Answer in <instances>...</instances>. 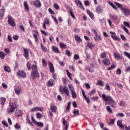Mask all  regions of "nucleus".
Here are the masks:
<instances>
[{"instance_id":"1","label":"nucleus","mask_w":130,"mask_h":130,"mask_svg":"<svg viewBox=\"0 0 130 130\" xmlns=\"http://www.w3.org/2000/svg\"><path fill=\"white\" fill-rule=\"evenodd\" d=\"M31 70H32V71L30 74V79L34 81V79L39 77V73H38V71L37 70V66L34 64L32 65Z\"/></svg>"},{"instance_id":"2","label":"nucleus","mask_w":130,"mask_h":130,"mask_svg":"<svg viewBox=\"0 0 130 130\" xmlns=\"http://www.w3.org/2000/svg\"><path fill=\"white\" fill-rule=\"evenodd\" d=\"M102 99L104 100V101L106 102H107V101H109L110 103V106H111V107H113L114 108H115L116 107V104L114 102V100L112 99L110 95L107 96L105 94L103 93L102 95Z\"/></svg>"},{"instance_id":"3","label":"nucleus","mask_w":130,"mask_h":130,"mask_svg":"<svg viewBox=\"0 0 130 130\" xmlns=\"http://www.w3.org/2000/svg\"><path fill=\"white\" fill-rule=\"evenodd\" d=\"M115 6H117V7L120 9V10L122 12V13L123 14L124 16H129L130 15V10L129 9L122 7V5L121 4L117 3L115 2L114 3Z\"/></svg>"},{"instance_id":"4","label":"nucleus","mask_w":130,"mask_h":130,"mask_svg":"<svg viewBox=\"0 0 130 130\" xmlns=\"http://www.w3.org/2000/svg\"><path fill=\"white\" fill-rule=\"evenodd\" d=\"M68 87L71 93L72 98L76 99V98H77V92H76V91H75L74 86L72 84H69Z\"/></svg>"},{"instance_id":"5","label":"nucleus","mask_w":130,"mask_h":130,"mask_svg":"<svg viewBox=\"0 0 130 130\" xmlns=\"http://www.w3.org/2000/svg\"><path fill=\"white\" fill-rule=\"evenodd\" d=\"M59 91L62 93H64L67 96H70V90L67 86H64L62 88H60Z\"/></svg>"},{"instance_id":"6","label":"nucleus","mask_w":130,"mask_h":130,"mask_svg":"<svg viewBox=\"0 0 130 130\" xmlns=\"http://www.w3.org/2000/svg\"><path fill=\"white\" fill-rule=\"evenodd\" d=\"M92 31L95 35L93 38L94 41H101V40H102V38H101V36L98 35L97 31L95 29H93Z\"/></svg>"},{"instance_id":"7","label":"nucleus","mask_w":130,"mask_h":130,"mask_svg":"<svg viewBox=\"0 0 130 130\" xmlns=\"http://www.w3.org/2000/svg\"><path fill=\"white\" fill-rule=\"evenodd\" d=\"M62 123L63 125V130L69 129V122L66 120V118L62 119Z\"/></svg>"},{"instance_id":"8","label":"nucleus","mask_w":130,"mask_h":130,"mask_svg":"<svg viewBox=\"0 0 130 130\" xmlns=\"http://www.w3.org/2000/svg\"><path fill=\"white\" fill-rule=\"evenodd\" d=\"M9 105L11 108L8 111V113H10L11 112H14L15 111V109L17 108V105L16 103H11V102L9 103Z\"/></svg>"},{"instance_id":"9","label":"nucleus","mask_w":130,"mask_h":130,"mask_svg":"<svg viewBox=\"0 0 130 130\" xmlns=\"http://www.w3.org/2000/svg\"><path fill=\"white\" fill-rule=\"evenodd\" d=\"M75 3L76 5L80 8V9H81V10H85V8H84V6H83V4H82V2L80 0H75Z\"/></svg>"},{"instance_id":"10","label":"nucleus","mask_w":130,"mask_h":130,"mask_svg":"<svg viewBox=\"0 0 130 130\" xmlns=\"http://www.w3.org/2000/svg\"><path fill=\"white\" fill-rule=\"evenodd\" d=\"M31 5H34V6H35L36 8H40V7H41V3L39 0L32 1L31 2Z\"/></svg>"},{"instance_id":"11","label":"nucleus","mask_w":130,"mask_h":130,"mask_svg":"<svg viewBox=\"0 0 130 130\" xmlns=\"http://www.w3.org/2000/svg\"><path fill=\"white\" fill-rule=\"evenodd\" d=\"M17 75L19 77H21V78H26V73L23 71H18L17 72Z\"/></svg>"},{"instance_id":"12","label":"nucleus","mask_w":130,"mask_h":130,"mask_svg":"<svg viewBox=\"0 0 130 130\" xmlns=\"http://www.w3.org/2000/svg\"><path fill=\"white\" fill-rule=\"evenodd\" d=\"M8 23L10 25V26H12V27H15V26H16V23L12 20V17L10 16L8 17Z\"/></svg>"},{"instance_id":"13","label":"nucleus","mask_w":130,"mask_h":130,"mask_svg":"<svg viewBox=\"0 0 130 130\" xmlns=\"http://www.w3.org/2000/svg\"><path fill=\"white\" fill-rule=\"evenodd\" d=\"M81 92H82V94L83 96V98L86 101L87 103H88V104L90 103V98L89 97H87V96L85 94V92L84 91V90L82 89Z\"/></svg>"},{"instance_id":"14","label":"nucleus","mask_w":130,"mask_h":130,"mask_svg":"<svg viewBox=\"0 0 130 130\" xmlns=\"http://www.w3.org/2000/svg\"><path fill=\"white\" fill-rule=\"evenodd\" d=\"M23 51H24V54H23V56L26 58V59H28L29 58V49H27L25 48H23Z\"/></svg>"},{"instance_id":"15","label":"nucleus","mask_w":130,"mask_h":130,"mask_svg":"<svg viewBox=\"0 0 130 130\" xmlns=\"http://www.w3.org/2000/svg\"><path fill=\"white\" fill-rule=\"evenodd\" d=\"M5 12H6V9L5 7H3L0 10V18L1 20H3V18L5 16Z\"/></svg>"},{"instance_id":"16","label":"nucleus","mask_w":130,"mask_h":130,"mask_svg":"<svg viewBox=\"0 0 130 130\" xmlns=\"http://www.w3.org/2000/svg\"><path fill=\"white\" fill-rule=\"evenodd\" d=\"M34 32L36 34H33V37L35 39L36 42H37V43H38V42H39V39H38V38L37 37V36H38V31L36 30H34L32 31V33H34Z\"/></svg>"},{"instance_id":"17","label":"nucleus","mask_w":130,"mask_h":130,"mask_svg":"<svg viewBox=\"0 0 130 130\" xmlns=\"http://www.w3.org/2000/svg\"><path fill=\"white\" fill-rule=\"evenodd\" d=\"M55 82L53 79H51L47 82V86L48 87H52V86H54Z\"/></svg>"},{"instance_id":"18","label":"nucleus","mask_w":130,"mask_h":130,"mask_svg":"<svg viewBox=\"0 0 130 130\" xmlns=\"http://www.w3.org/2000/svg\"><path fill=\"white\" fill-rule=\"evenodd\" d=\"M49 69L51 74H53L54 73V67H53L52 63L51 62H49Z\"/></svg>"},{"instance_id":"19","label":"nucleus","mask_w":130,"mask_h":130,"mask_svg":"<svg viewBox=\"0 0 130 130\" xmlns=\"http://www.w3.org/2000/svg\"><path fill=\"white\" fill-rule=\"evenodd\" d=\"M22 88L20 86H17L15 88V92L16 95H20L21 94V91Z\"/></svg>"},{"instance_id":"20","label":"nucleus","mask_w":130,"mask_h":130,"mask_svg":"<svg viewBox=\"0 0 130 130\" xmlns=\"http://www.w3.org/2000/svg\"><path fill=\"white\" fill-rule=\"evenodd\" d=\"M117 124L118 126L121 127V128H122L123 129H124V126L125 125L122 124V121L121 120H118L117 122Z\"/></svg>"},{"instance_id":"21","label":"nucleus","mask_w":130,"mask_h":130,"mask_svg":"<svg viewBox=\"0 0 130 130\" xmlns=\"http://www.w3.org/2000/svg\"><path fill=\"white\" fill-rule=\"evenodd\" d=\"M110 34H112L111 36L114 40H117L118 41H119V40H120V38L114 35V34H115L114 32L110 31Z\"/></svg>"},{"instance_id":"22","label":"nucleus","mask_w":130,"mask_h":130,"mask_svg":"<svg viewBox=\"0 0 130 130\" xmlns=\"http://www.w3.org/2000/svg\"><path fill=\"white\" fill-rule=\"evenodd\" d=\"M86 71H88L90 73H93L94 72V67L92 66H90L85 68Z\"/></svg>"},{"instance_id":"23","label":"nucleus","mask_w":130,"mask_h":130,"mask_svg":"<svg viewBox=\"0 0 130 130\" xmlns=\"http://www.w3.org/2000/svg\"><path fill=\"white\" fill-rule=\"evenodd\" d=\"M103 62H104L105 66H109L110 64V60L108 58H105L103 60Z\"/></svg>"},{"instance_id":"24","label":"nucleus","mask_w":130,"mask_h":130,"mask_svg":"<svg viewBox=\"0 0 130 130\" xmlns=\"http://www.w3.org/2000/svg\"><path fill=\"white\" fill-rule=\"evenodd\" d=\"M95 12L98 14H101V13H102V12H103V10L101 8V6H98L96 8Z\"/></svg>"},{"instance_id":"25","label":"nucleus","mask_w":130,"mask_h":130,"mask_svg":"<svg viewBox=\"0 0 130 130\" xmlns=\"http://www.w3.org/2000/svg\"><path fill=\"white\" fill-rule=\"evenodd\" d=\"M71 104H72V103L71 102H68V105L64 110L65 112H69L70 108H71Z\"/></svg>"},{"instance_id":"26","label":"nucleus","mask_w":130,"mask_h":130,"mask_svg":"<svg viewBox=\"0 0 130 130\" xmlns=\"http://www.w3.org/2000/svg\"><path fill=\"white\" fill-rule=\"evenodd\" d=\"M22 114H23V112L20 110H17L15 112L16 116H22Z\"/></svg>"},{"instance_id":"27","label":"nucleus","mask_w":130,"mask_h":130,"mask_svg":"<svg viewBox=\"0 0 130 130\" xmlns=\"http://www.w3.org/2000/svg\"><path fill=\"white\" fill-rule=\"evenodd\" d=\"M108 3L109 5H110V6H111V7H112V8L114 9V10H115V11H118V9H117V7L115 5H114L113 3L110 2H108Z\"/></svg>"},{"instance_id":"28","label":"nucleus","mask_w":130,"mask_h":130,"mask_svg":"<svg viewBox=\"0 0 130 130\" xmlns=\"http://www.w3.org/2000/svg\"><path fill=\"white\" fill-rule=\"evenodd\" d=\"M52 49L53 50V51H54V52L56 53H59L60 51L59 50H58V48L53 46L52 47Z\"/></svg>"},{"instance_id":"29","label":"nucleus","mask_w":130,"mask_h":130,"mask_svg":"<svg viewBox=\"0 0 130 130\" xmlns=\"http://www.w3.org/2000/svg\"><path fill=\"white\" fill-rule=\"evenodd\" d=\"M74 37L76 41L79 42V43H80V42H82V39H81L78 35H75Z\"/></svg>"},{"instance_id":"30","label":"nucleus","mask_w":130,"mask_h":130,"mask_svg":"<svg viewBox=\"0 0 130 130\" xmlns=\"http://www.w3.org/2000/svg\"><path fill=\"white\" fill-rule=\"evenodd\" d=\"M110 18L113 20V21H115V20H117V16L115 14H110Z\"/></svg>"},{"instance_id":"31","label":"nucleus","mask_w":130,"mask_h":130,"mask_svg":"<svg viewBox=\"0 0 130 130\" xmlns=\"http://www.w3.org/2000/svg\"><path fill=\"white\" fill-rule=\"evenodd\" d=\"M114 54V58L116 59H121V56L120 55L114 52L113 53Z\"/></svg>"},{"instance_id":"32","label":"nucleus","mask_w":130,"mask_h":130,"mask_svg":"<svg viewBox=\"0 0 130 130\" xmlns=\"http://www.w3.org/2000/svg\"><path fill=\"white\" fill-rule=\"evenodd\" d=\"M87 13L88 14V15H89V17L91 18V19H92V20H93V19H94V14H93V13L92 12H91V11H90V10H87Z\"/></svg>"},{"instance_id":"33","label":"nucleus","mask_w":130,"mask_h":130,"mask_svg":"<svg viewBox=\"0 0 130 130\" xmlns=\"http://www.w3.org/2000/svg\"><path fill=\"white\" fill-rule=\"evenodd\" d=\"M50 109L53 112H56V110H57V108L55 106H51Z\"/></svg>"},{"instance_id":"34","label":"nucleus","mask_w":130,"mask_h":130,"mask_svg":"<svg viewBox=\"0 0 130 130\" xmlns=\"http://www.w3.org/2000/svg\"><path fill=\"white\" fill-rule=\"evenodd\" d=\"M24 7L26 11H29V6H28V4L27 3V1H25L23 3Z\"/></svg>"},{"instance_id":"35","label":"nucleus","mask_w":130,"mask_h":130,"mask_svg":"<svg viewBox=\"0 0 130 130\" xmlns=\"http://www.w3.org/2000/svg\"><path fill=\"white\" fill-rule=\"evenodd\" d=\"M36 124L39 127H43L44 126V124L43 123H42V122H36Z\"/></svg>"},{"instance_id":"36","label":"nucleus","mask_w":130,"mask_h":130,"mask_svg":"<svg viewBox=\"0 0 130 130\" xmlns=\"http://www.w3.org/2000/svg\"><path fill=\"white\" fill-rule=\"evenodd\" d=\"M14 127H15V129H17V130L21 129V126L18 123H16L14 125Z\"/></svg>"},{"instance_id":"37","label":"nucleus","mask_w":130,"mask_h":130,"mask_svg":"<svg viewBox=\"0 0 130 130\" xmlns=\"http://www.w3.org/2000/svg\"><path fill=\"white\" fill-rule=\"evenodd\" d=\"M104 82L102 81L101 80L98 81L96 85H99V86H102V87H103L104 86Z\"/></svg>"},{"instance_id":"38","label":"nucleus","mask_w":130,"mask_h":130,"mask_svg":"<svg viewBox=\"0 0 130 130\" xmlns=\"http://www.w3.org/2000/svg\"><path fill=\"white\" fill-rule=\"evenodd\" d=\"M106 109L107 111L109 112V113H110V114H112V113H113L112 110H111V108H110V106H107Z\"/></svg>"},{"instance_id":"39","label":"nucleus","mask_w":130,"mask_h":130,"mask_svg":"<svg viewBox=\"0 0 130 130\" xmlns=\"http://www.w3.org/2000/svg\"><path fill=\"white\" fill-rule=\"evenodd\" d=\"M5 103H6V98H1V105H5Z\"/></svg>"},{"instance_id":"40","label":"nucleus","mask_w":130,"mask_h":130,"mask_svg":"<svg viewBox=\"0 0 130 130\" xmlns=\"http://www.w3.org/2000/svg\"><path fill=\"white\" fill-rule=\"evenodd\" d=\"M59 46H60V48H62V49H63L64 48H67V45H66L63 43H60Z\"/></svg>"},{"instance_id":"41","label":"nucleus","mask_w":130,"mask_h":130,"mask_svg":"<svg viewBox=\"0 0 130 130\" xmlns=\"http://www.w3.org/2000/svg\"><path fill=\"white\" fill-rule=\"evenodd\" d=\"M6 57V54L4 52L1 51L0 52V58H2V59H4L5 57Z\"/></svg>"},{"instance_id":"42","label":"nucleus","mask_w":130,"mask_h":130,"mask_svg":"<svg viewBox=\"0 0 130 130\" xmlns=\"http://www.w3.org/2000/svg\"><path fill=\"white\" fill-rule=\"evenodd\" d=\"M4 70L5 72H7V73H11V69L9 66H5L4 67Z\"/></svg>"},{"instance_id":"43","label":"nucleus","mask_w":130,"mask_h":130,"mask_svg":"<svg viewBox=\"0 0 130 130\" xmlns=\"http://www.w3.org/2000/svg\"><path fill=\"white\" fill-rule=\"evenodd\" d=\"M116 116L117 117H124V115L122 113H118L116 114Z\"/></svg>"},{"instance_id":"44","label":"nucleus","mask_w":130,"mask_h":130,"mask_svg":"<svg viewBox=\"0 0 130 130\" xmlns=\"http://www.w3.org/2000/svg\"><path fill=\"white\" fill-rule=\"evenodd\" d=\"M116 67V64H113L111 65V67H110L109 68H108V71H110V70H113Z\"/></svg>"},{"instance_id":"45","label":"nucleus","mask_w":130,"mask_h":130,"mask_svg":"<svg viewBox=\"0 0 130 130\" xmlns=\"http://www.w3.org/2000/svg\"><path fill=\"white\" fill-rule=\"evenodd\" d=\"M95 93H96V90L95 89H93L88 93V95L89 96H92V95H94Z\"/></svg>"},{"instance_id":"46","label":"nucleus","mask_w":130,"mask_h":130,"mask_svg":"<svg viewBox=\"0 0 130 130\" xmlns=\"http://www.w3.org/2000/svg\"><path fill=\"white\" fill-rule=\"evenodd\" d=\"M119 106H125V103L123 101H121L118 103Z\"/></svg>"},{"instance_id":"47","label":"nucleus","mask_w":130,"mask_h":130,"mask_svg":"<svg viewBox=\"0 0 130 130\" xmlns=\"http://www.w3.org/2000/svg\"><path fill=\"white\" fill-rule=\"evenodd\" d=\"M30 66H31V63L29 61H28L26 63V67L28 71H30V70H31Z\"/></svg>"},{"instance_id":"48","label":"nucleus","mask_w":130,"mask_h":130,"mask_svg":"<svg viewBox=\"0 0 130 130\" xmlns=\"http://www.w3.org/2000/svg\"><path fill=\"white\" fill-rule=\"evenodd\" d=\"M80 111L79 110H74L73 113L75 114V115H79Z\"/></svg>"},{"instance_id":"49","label":"nucleus","mask_w":130,"mask_h":130,"mask_svg":"<svg viewBox=\"0 0 130 130\" xmlns=\"http://www.w3.org/2000/svg\"><path fill=\"white\" fill-rule=\"evenodd\" d=\"M66 73H67L68 77H69V78L70 79V80H72V77H71V76H72V74H71L70 73V72L69 71V70H66Z\"/></svg>"},{"instance_id":"50","label":"nucleus","mask_w":130,"mask_h":130,"mask_svg":"<svg viewBox=\"0 0 130 130\" xmlns=\"http://www.w3.org/2000/svg\"><path fill=\"white\" fill-rule=\"evenodd\" d=\"M41 32L42 33V34H43V35H45V36H48V33H47V32L41 29L40 30Z\"/></svg>"},{"instance_id":"51","label":"nucleus","mask_w":130,"mask_h":130,"mask_svg":"<svg viewBox=\"0 0 130 130\" xmlns=\"http://www.w3.org/2000/svg\"><path fill=\"white\" fill-rule=\"evenodd\" d=\"M2 124H3L4 126H6V127H8L9 126L8 122H7V121H2Z\"/></svg>"},{"instance_id":"52","label":"nucleus","mask_w":130,"mask_h":130,"mask_svg":"<svg viewBox=\"0 0 130 130\" xmlns=\"http://www.w3.org/2000/svg\"><path fill=\"white\" fill-rule=\"evenodd\" d=\"M124 55H125V56H126V57H127L128 58H129V59H130V54H129V53H128L127 52H124Z\"/></svg>"},{"instance_id":"53","label":"nucleus","mask_w":130,"mask_h":130,"mask_svg":"<svg viewBox=\"0 0 130 130\" xmlns=\"http://www.w3.org/2000/svg\"><path fill=\"white\" fill-rule=\"evenodd\" d=\"M37 118H38L39 119H40L42 117V114H41L40 113H38L36 114Z\"/></svg>"},{"instance_id":"54","label":"nucleus","mask_w":130,"mask_h":130,"mask_svg":"<svg viewBox=\"0 0 130 130\" xmlns=\"http://www.w3.org/2000/svg\"><path fill=\"white\" fill-rule=\"evenodd\" d=\"M101 58H105L106 57V53L103 52L101 54Z\"/></svg>"},{"instance_id":"55","label":"nucleus","mask_w":130,"mask_h":130,"mask_svg":"<svg viewBox=\"0 0 130 130\" xmlns=\"http://www.w3.org/2000/svg\"><path fill=\"white\" fill-rule=\"evenodd\" d=\"M79 58L80 56H79L78 54L74 55V59H75V60H78V59H79Z\"/></svg>"},{"instance_id":"56","label":"nucleus","mask_w":130,"mask_h":130,"mask_svg":"<svg viewBox=\"0 0 130 130\" xmlns=\"http://www.w3.org/2000/svg\"><path fill=\"white\" fill-rule=\"evenodd\" d=\"M87 46L89 48H92V47H93V44L91 42H88L87 43Z\"/></svg>"},{"instance_id":"57","label":"nucleus","mask_w":130,"mask_h":130,"mask_svg":"<svg viewBox=\"0 0 130 130\" xmlns=\"http://www.w3.org/2000/svg\"><path fill=\"white\" fill-rule=\"evenodd\" d=\"M37 109V111H42L43 110V108L41 107H36Z\"/></svg>"},{"instance_id":"58","label":"nucleus","mask_w":130,"mask_h":130,"mask_svg":"<svg viewBox=\"0 0 130 130\" xmlns=\"http://www.w3.org/2000/svg\"><path fill=\"white\" fill-rule=\"evenodd\" d=\"M41 46L43 51H47V49L45 47L43 46L42 43L41 44Z\"/></svg>"},{"instance_id":"59","label":"nucleus","mask_w":130,"mask_h":130,"mask_svg":"<svg viewBox=\"0 0 130 130\" xmlns=\"http://www.w3.org/2000/svg\"><path fill=\"white\" fill-rule=\"evenodd\" d=\"M42 61L43 67H45L46 66H47V63H46V60H45V59H43Z\"/></svg>"},{"instance_id":"60","label":"nucleus","mask_w":130,"mask_h":130,"mask_svg":"<svg viewBox=\"0 0 130 130\" xmlns=\"http://www.w3.org/2000/svg\"><path fill=\"white\" fill-rule=\"evenodd\" d=\"M122 28L123 30H124L125 31V32L126 33H127V34H129V33H128V30L127 29V28H126V27H125V26H123L122 27Z\"/></svg>"},{"instance_id":"61","label":"nucleus","mask_w":130,"mask_h":130,"mask_svg":"<svg viewBox=\"0 0 130 130\" xmlns=\"http://www.w3.org/2000/svg\"><path fill=\"white\" fill-rule=\"evenodd\" d=\"M53 7L56 10H59V6H58V5H57V4H54L53 5Z\"/></svg>"},{"instance_id":"62","label":"nucleus","mask_w":130,"mask_h":130,"mask_svg":"<svg viewBox=\"0 0 130 130\" xmlns=\"http://www.w3.org/2000/svg\"><path fill=\"white\" fill-rule=\"evenodd\" d=\"M123 24L125 26H126V27H128V28H130L129 26V23L126 22V21H124L123 22Z\"/></svg>"},{"instance_id":"63","label":"nucleus","mask_w":130,"mask_h":130,"mask_svg":"<svg viewBox=\"0 0 130 130\" xmlns=\"http://www.w3.org/2000/svg\"><path fill=\"white\" fill-rule=\"evenodd\" d=\"M91 99L92 101H97L98 100V96H93Z\"/></svg>"},{"instance_id":"64","label":"nucleus","mask_w":130,"mask_h":130,"mask_svg":"<svg viewBox=\"0 0 130 130\" xmlns=\"http://www.w3.org/2000/svg\"><path fill=\"white\" fill-rule=\"evenodd\" d=\"M30 112H35V111H37V109H36V107L31 108V109L30 110Z\"/></svg>"}]
</instances>
